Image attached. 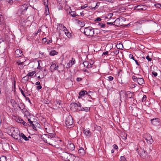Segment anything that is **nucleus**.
I'll list each match as a JSON object with an SVG mask.
<instances>
[{
  "label": "nucleus",
  "instance_id": "obj_1",
  "mask_svg": "<svg viewBox=\"0 0 161 161\" xmlns=\"http://www.w3.org/2000/svg\"><path fill=\"white\" fill-rule=\"evenodd\" d=\"M41 138L45 142L57 148L59 147L61 142L54 134H44L41 136Z\"/></svg>",
  "mask_w": 161,
  "mask_h": 161
},
{
  "label": "nucleus",
  "instance_id": "obj_2",
  "mask_svg": "<svg viewBox=\"0 0 161 161\" xmlns=\"http://www.w3.org/2000/svg\"><path fill=\"white\" fill-rule=\"evenodd\" d=\"M70 109L74 111H85L86 112L89 111V108L82 107L80 103L77 102L75 103H71L70 105Z\"/></svg>",
  "mask_w": 161,
  "mask_h": 161
},
{
  "label": "nucleus",
  "instance_id": "obj_3",
  "mask_svg": "<svg viewBox=\"0 0 161 161\" xmlns=\"http://www.w3.org/2000/svg\"><path fill=\"white\" fill-rule=\"evenodd\" d=\"M11 136L15 139L17 140L19 142H22L21 139H20V133L19 130L15 128H12L10 129Z\"/></svg>",
  "mask_w": 161,
  "mask_h": 161
},
{
  "label": "nucleus",
  "instance_id": "obj_4",
  "mask_svg": "<svg viewBox=\"0 0 161 161\" xmlns=\"http://www.w3.org/2000/svg\"><path fill=\"white\" fill-rule=\"evenodd\" d=\"M60 154L61 157L65 161H73L75 158L74 155L66 152L64 151Z\"/></svg>",
  "mask_w": 161,
  "mask_h": 161
},
{
  "label": "nucleus",
  "instance_id": "obj_5",
  "mask_svg": "<svg viewBox=\"0 0 161 161\" xmlns=\"http://www.w3.org/2000/svg\"><path fill=\"white\" fill-rule=\"evenodd\" d=\"M84 34L87 36H92L94 34V29L91 27H88L85 28Z\"/></svg>",
  "mask_w": 161,
  "mask_h": 161
},
{
  "label": "nucleus",
  "instance_id": "obj_6",
  "mask_svg": "<svg viewBox=\"0 0 161 161\" xmlns=\"http://www.w3.org/2000/svg\"><path fill=\"white\" fill-rule=\"evenodd\" d=\"M73 121L71 116L69 115L66 117L65 119V124L68 127L73 125Z\"/></svg>",
  "mask_w": 161,
  "mask_h": 161
},
{
  "label": "nucleus",
  "instance_id": "obj_7",
  "mask_svg": "<svg viewBox=\"0 0 161 161\" xmlns=\"http://www.w3.org/2000/svg\"><path fill=\"white\" fill-rule=\"evenodd\" d=\"M132 78L135 82H137L140 85H142V84H145L143 78L133 75L132 76Z\"/></svg>",
  "mask_w": 161,
  "mask_h": 161
},
{
  "label": "nucleus",
  "instance_id": "obj_8",
  "mask_svg": "<svg viewBox=\"0 0 161 161\" xmlns=\"http://www.w3.org/2000/svg\"><path fill=\"white\" fill-rule=\"evenodd\" d=\"M138 152L140 156L142 157V158H144L146 157L147 153L144 149H140Z\"/></svg>",
  "mask_w": 161,
  "mask_h": 161
},
{
  "label": "nucleus",
  "instance_id": "obj_9",
  "mask_svg": "<svg viewBox=\"0 0 161 161\" xmlns=\"http://www.w3.org/2000/svg\"><path fill=\"white\" fill-rule=\"evenodd\" d=\"M67 147L69 151H73L75 149V146L74 144L71 141H68L67 146Z\"/></svg>",
  "mask_w": 161,
  "mask_h": 161
},
{
  "label": "nucleus",
  "instance_id": "obj_10",
  "mask_svg": "<svg viewBox=\"0 0 161 161\" xmlns=\"http://www.w3.org/2000/svg\"><path fill=\"white\" fill-rule=\"evenodd\" d=\"M126 19L122 17H120L119 18H117L116 20L114 22V25H116L117 26H118L120 25V21L122 20H125Z\"/></svg>",
  "mask_w": 161,
  "mask_h": 161
},
{
  "label": "nucleus",
  "instance_id": "obj_11",
  "mask_svg": "<svg viewBox=\"0 0 161 161\" xmlns=\"http://www.w3.org/2000/svg\"><path fill=\"white\" fill-rule=\"evenodd\" d=\"M120 95V100L122 102V100L126 99V92L124 91H121L119 92Z\"/></svg>",
  "mask_w": 161,
  "mask_h": 161
},
{
  "label": "nucleus",
  "instance_id": "obj_12",
  "mask_svg": "<svg viewBox=\"0 0 161 161\" xmlns=\"http://www.w3.org/2000/svg\"><path fill=\"white\" fill-rule=\"evenodd\" d=\"M152 124L158 126L160 124V119L158 118H155L151 119Z\"/></svg>",
  "mask_w": 161,
  "mask_h": 161
},
{
  "label": "nucleus",
  "instance_id": "obj_13",
  "mask_svg": "<svg viewBox=\"0 0 161 161\" xmlns=\"http://www.w3.org/2000/svg\"><path fill=\"white\" fill-rule=\"evenodd\" d=\"M75 59L72 58V60H70L69 62L67 64V68H69L75 64Z\"/></svg>",
  "mask_w": 161,
  "mask_h": 161
},
{
  "label": "nucleus",
  "instance_id": "obj_14",
  "mask_svg": "<svg viewBox=\"0 0 161 161\" xmlns=\"http://www.w3.org/2000/svg\"><path fill=\"white\" fill-rule=\"evenodd\" d=\"M147 142L152 144L153 142V140L152 139V136L149 134L147 135V137L145 138Z\"/></svg>",
  "mask_w": 161,
  "mask_h": 161
},
{
  "label": "nucleus",
  "instance_id": "obj_15",
  "mask_svg": "<svg viewBox=\"0 0 161 161\" xmlns=\"http://www.w3.org/2000/svg\"><path fill=\"white\" fill-rule=\"evenodd\" d=\"M28 7V4H24L20 6V8L21 11L22 13L25 11Z\"/></svg>",
  "mask_w": 161,
  "mask_h": 161
},
{
  "label": "nucleus",
  "instance_id": "obj_16",
  "mask_svg": "<svg viewBox=\"0 0 161 161\" xmlns=\"http://www.w3.org/2000/svg\"><path fill=\"white\" fill-rule=\"evenodd\" d=\"M61 26H63V30L65 34L68 37L70 36V33L67 30V29L66 28V27L62 24H61Z\"/></svg>",
  "mask_w": 161,
  "mask_h": 161
},
{
  "label": "nucleus",
  "instance_id": "obj_17",
  "mask_svg": "<svg viewBox=\"0 0 161 161\" xmlns=\"http://www.w3.org/2000/svg\"><path fill=\"white\" fill-rule=\"evenodd\" d=\"M22 51L19 49H17L15 51V55L16 57H19L23 55Z\"/></svg>",
  "mask_w": 161,
  "mask_h": 161
},
{
  "label": "nucleus",
  "instance_id": "obj_18",
  "mask_svg": "<svg viewBox=\"0 0 161 161\" xmlns=\"http://www.w3.org/2000/svg\"><path fill=\"white\" fill-rule=\"evenodd\" d=\"M58 67V66H56L55 64H51L50 67V69L52 72H53L54 70H56L57 69Z\"/></svg>",
  "mask_w": 161,
  "mask_h": 161
},
{
  "label": "nucleus",
  "instance_id": "obj_19",
  "mask_svg": "<svg viewBox=\"0 0 161 161\" xmlns=\"http://www.w3.org/2000/svg\"><path fill=\"white\" fill-rule=\"evenodd\" d=\"M138 111L139 109L136 108L132 109L131 112L132 114L135 116H137L138 115L137 112Z\"/></svg>",
  "mask_w": 161,
  "mask_h": 161
},
{
  "label": "nucleus",
  "instance_id": "obj_20",
  "mask_svg": "<svg viewBox=\"0 0 161 161\" xmlns=\"http://www.w3.org/2000/svg\"><path fill=\"white\" fill-rule=\"evenodd\" d=\"M84 133L87 136H90L91 135V133L90 130L88 129H86L84 130Z\"/></svg>",
  "mask_w": 161,
  "mask_h": 161
},
{
  "label": "nucleus",
  "instance_id": "obj_21",
  "mask_svg": "<svg viewBox=\"0 0 161 161\" xmlns=\"http://www.w3.org/2000/svg\"><path fill=\"white\" fill-rule=\"evenodd\" d=\"M78 152L80 156H83L85 153V151L83 148L80 147L78 150Z\"/></svg>",
  "mask_w": 161,
  "mask_h": 161
},
{
  "label": "nucleus",
  "instance_id": "obj_22",
  "mask_svg": "<svg viewBox=\"0 0 161 161\" xmlns=\"http://www.w3.org/2000/svg\"><path fill=\"white\" fill-rule=\"evenodd\" d=\"M91 93V92L89 91L88 92H87L86 91H81L79 93V95L80 96H83L86 94H88L89 93Z\"/></svg>",
  "mask_w": 161,
  "mask_h": 161
},
{
  "label": "nucleus",
  "instance_id": "obj_23",
  "mask_svg": "<svg viewBox=\"0 0 161 161\" xmlns=\"http://www.w3.org/2000/svg\"><path fill=\"white\" fill-rule=\"evenodd\" d=\"M120 136L123 140H125L127 138V134L124 132H122L121 133Z\"/></svg>",
  "mask_w": 161,
  "mask_h": 161
},
{
  "label": "nucleus",
  "instance_id": "obj_24",
  "mask_svg": "<svg viewBox=\"0 0 161 161\" xmlns=\"http://www.w3.org/2000/svg\"><path fill=\"white\" fill-rule=\"evenodd\" d=\"M0 25H5V22L2 15L0 14Z\"/></svg>",
  "mask_w": 161,
  "mask_h": 161
},
{
  "label": "nucleus",
  "instance_id": "obj_25",
  "mask_svg": "<svg viewBox=\"0 0 161 161\" xmlns=\"http://www.w3.org/2000/svg\"><path fill=\"white\" fill-rule=\"evenodd\" d=\"M19 108L22 111V112H24L25 110H26V109L25 108V106L24 104L21 103L20 105L18 106Z\"/></svg>",
  "mask_w": 161,
  "mask_h": 161
},
{
  "label": "nucleus",
  "instance_id": "obj_26",
  "mask_svg": "<svg viewBox=\"0 0 161 161\" xmlns=\"http://www.w3.org/2000/svg\"><path fill=\"white\" fill-rule=\"evenodd\" d=\"M20 139L22 138V139H24L25 140L27 141L29 140L28 138L24 134L21 133L20 135Z\"/></svg>",
  "mask_w": 161,
  "mask_h": 161
},
{
  "label": "nucleus",
  "instance_id": "obj_27",
  "mask_svg": "<svg viewBox=\"0 0 161 161\" xmlns=\"http://www.w3.org/2000/svg\"><path fill=\"white\" fill-rule=\"evenodd\" d=\"M58 54V52L55 50L51 51L49 53V55L51 56H54Z\"/></svg>",
  "mask_w": 161,
  "mask_h": 161
},
{
  "label": "nucleus",
  "instance_id": "obj_28",
  "mask_svg": "<svg viewBox=\"0 0 161 161\" xmlns=\"http://www.w3.org/2000/svg\"><path fill=\"white\" fill-rule=\"evenodd\" d=\"M116 47L117 48L119 49L122 50L123 48V44L120 43L117 44L116 45Z\"/></svg>",
  "mask_w": 161,
  "mask_h": 161
},
{
  "label": "nucleus",
  "instance_id": "obj_29",
  "mask_svg": "<svg viewBox=\"0 0 161 161\" xmlns=\"http://www.w3.org/2000/svg\"><path fill=\"white\" fill-rule=\"evenodd\" d=\"M24 112V114L25 116H26V117L27 118V117H29V116H30L31 114H30V113L27 111L26 109V110H25L24 112Z\"/></svg>",
  "mask_w": 161,
  "mask_h": 161
},
{
  "label": "nucleus",
  "instance_id": "obj_30",
  "mask_svg": "<svg viewBox=\"0 0 161 161\" xmlns=\"http://www.w3.org/2000/svg\"><path fill=\"white\" fill-rule=\"evenodd\" d=\"M44 14L46 16H47L49 14V12L48 7H45V10Z\"/></svg>",
  "mask_w": 161,
  "mask_h": 161
},
{
  "label": "nucleus",
  "instance_id": "obj_31",
  "mask_svg": "<svg viewBox=\"0 0 161 161\" xmlns=\"http://www.w3.org/2000/svg\"><path fill=\"white\" fill-rule=\"evenodd\" d=\"M132 97V94L129 92H126V99L128 98H130Z\"/></svg>",
  "mask_w": 161,
  "mask_h": 161
},
{
  "label": "nucleus",
  "instance_id": "obj_32",
  "mask_svg": "<svg viewBox=\"0 0 161 161\" xmlns=\"http://www.w3.org/2000/svg\"><path fill=\"white\" fill-rule=\"evenodd\" d=\"M25 61V60L24 61H23L22 62H21V60H19L16 62V64H17L18 65H23L24 64V63Z\"/></svg>",
  "mask_w": 161,
  "mask_h": 161
},
{
  "label": "nucleus",
  "instance_id": "obj_33",
  "mask_svg": "<svg viewBox=\"0 0 161 161\" xmlns=\"http://www.w3.org/2000/svg\"><path fill=\"white\" fill-rule=\"evenodd\" d=\"M27 119L28 120V122L29 123V124H28V125H29V126H30L31 125H33V122L32 121L31 119L29 118V117H27Z\"/></svg>",
  "mask_w": 161,
  "mask_h": 161
},
{
  "label": "nucleus",
  "instance_id": "obj_34",
  "mask_svg": "<svg viewBox=\"0 0 161 161\" xmlns=\"http://www.w3.org/2000/svg\"><path fill=\"white\" fill-rule=\"evenodd\" d=\"M42 1L45 7H48V0H42Z\"/></svg>",
  "mask_w": 161,
  "mask_h": 161
},
{
  "label": "nucleus",
  "instance_id": "obj_35",
  "mask_svg": "<svg viewBox=\"0 0 161 161\" xmlns=\"http://www.w3.org/2000/svg\"><path fill=\"white\" fill-rule=\"evenodd\" d=\"M6 157L4 156H2L0 158V161H6Z\"/></svg>",
  "mask_w": 161,
  "mask_h": 161
},
{
  "label": "nucleus",
  "instance_id": "obj_36",
  "mask_svg": "<svg viewBox=\"0 0 161 161\" xmlns=\"http://www.w3.org/2000/svg\"><path fill=\"white\" fill-rule=\"evenodd\" d=\"M16 121L19 123H21V121H22V119L19 117H16L15 119Z\"/></svg>",
  "mask_w": 161,
  "mask_h": 161
},
{
  "label": "nucleus",
  "instance_id": "obj_37",
  "mask_svg": "<svg viewBox=\"0 0 161 161\" xmlns=\"http://www.w3.org/2000/svg\"><path fill=\"white\" fill-rule=\"evenodd\" d=\"M36 73L35 71L29 72L27 75L28 76H32Z\"/></svg>",
  "mask_w": 161,
  "mask_h": 161
},
{
  "label": "nucleus",
  "instance_id": "obj_38",
  "mask_svg": "<svg viewBox=\"0 0 161 161\" xmlns=\"http://www.w3.org/2000/svg\"><path fill=\"white\" fill-rule=\"evenodd\" d=\"M89 62L88 61H84L82 64L84 66L87 68Z\"/></svg>",
  "mask_w": 161,
  "mask_h": 161
},
{
  "label": "nucleus",
  "instance_id": "obj_39",
  "mask_svg": "<svg viewBox=\"0 0 161 161\" xmlns=\"http://www.w3.org/2000/svg\"><path fill=\"white\" fill-rule=\"evenodd\" d=\"M78 24L80 25L81 27H83L85 25V23L82 20H79Z\"/></svg>",
  "mask_w": 161,
  "mask_h": 161
},
{
  "label": "nucleus",
  "instance_id": "obj_40",
  "mask_svg": "<svg viewBox=\"0 0 161 161\" xmlns=\"http://www.w3.org/2000/svg\"><path fill=\"white\" fill-rule=\"evenodd\" d=\"M119 161H127V160L124 156H122L120 157Z\"/></svg>",
  "mask_w": 161,
  "mask_h": 161
},
{
  "label": "nucleus",
  "instance_id": "obj_41",
  "mask_svg": "<svg viewBox=\"0 0 161 161\" xmlns=\"http://www.w3.org/2000/svg\"><path fill=\"white\" fill-rule=\"evenodd\" d=\"M143 5H139L138 6H137L136 8L137 9L140 10H142V9L143 8V7L142 6H143Z\"/></svg>",
  "mask_w": 161,
  "mask_h": 161
},
{
  "label": "nucleus",
  "instance_id": "obj_42",
  "mask_svg": "<svg viewBox=\"0 0 161 161\" xmlns=\"http://www.w3.org/2000/svg\"><path fill=\"white\" fill-rule=\"evenodd\" d=\"M147 99V97L145 95H144L142 99V102H145Z\"/></svg>",
  "mask_w": 161,
  "mask_h": 161
},
{
  "label": "nucleus",
  "instance_id": "obj_43",
  "mask_svg": "<svg viewBox=\"0 0 161 161\" xmlns=\"http://www.w3.org/2000/svg\"><path fill=\"white\" fill-rule=\"evenodd\" d=\"M98 25L101 28H104L106 26L105 24L103 23H99Z\"/></svg>",
  "mask_w": 161,
  "mask_h": 161
},
{
  "label": "nucleus",
  "instance_id": "obj_44",
  "mask_svg": "<svg viewBox=\"0 0 161 161\" xmlns=\"http://www.w3.org/2000/svg\"><path fill=\"white\" fill-rule=\"evenodd\" d=\"M44 103L48 104H49L50 101L48 100L47 98H45L44 99Z\"/></svg>",
  "mask_w": 161,
  "mask_h": 161
},
{
  "label": "nucleus",
  "instance_id": "obj_45",
  "mask_svg": "<svg viewBox=\"0 0 161 161\" xmlns=\"http://www.w3.org/2000/svg\"><path fill=\"white\" fill-rule=\"evenodd\" d=\"M70 14L71 16L73 17H75L76 16L75 14V13L74 11L71 12V13H70Z\"/></svg>",
  "mask_w": 161,
  "mask_h": 161
},
{
  "label": "nucleus",
  "instance_id": "obj_46",
  "mask_svg": "<svg viewBox=\"0 0 161 161\" xmlns=\"http://www.w3.org/2000/svg\"><path fill=\"white\" fill-rule=\"evenodd\" d=\"M19 90L20 91V92H21V94L24 96V97H26V96L25 94L24 93V92L23 91L22 89L21 88H19Z\"/></svg>",
  "mask_w": 161,
  "mask_h": 161
},
{
  "label": "nucleus",
  "instance_id": "obj_47",
  "mask_svg": "<svg viewBox=\"0 0 161 161\" xmlns=\"http://www.w3.org/2000/svg\"><path fill=\"white\" fill-rule=\"evenodd\" d=\"M29 76L26 75L23 78V79L25 80V81H27L29 80Z\"/></svg>",
  "mask_w": 161,
  "mask_h": 161
},
{
  "label": "nucleus",
  "instance_id": "obj_48",
  "mask_svg": "<svg viewBox=\"0 0 161 161\" xmlns=\"http://www.w3.org/2000/svg\"><path fill=\"white\" fill-rule=\"evenodd\" d=\"M156 7L158 8H161V4L159 3L155 4Z\"/></svg>",
  "mask_w": 161,
  "mask_h": 161
},
{
  "label": "nucleus",
  "instance_id": "obj_49",
  "mask_svg": "<svg viewBox=\"0 0 161 161\" xmlns=\"http://www.w3.org/2000/svg\"><path fill=\"white\" fill-rule=\"evenodd\" d=\"M10 102L12 104H13L14 105H15V104H16V103H17L15 102V101L14 99H11L10 100Z\"/></svg>",
  "mask_w": 161,
  "mask_h": 161
},
{
  "label": "nucleus",
  "instance_id": "obj_50",
  "mask_svg": "<svg viewBox=\"0 0 161 161\" xmlns=\"http://www.w3.org/2000/svg\"><path fill=\"white\" fill-rule=\"evenodd\" d=\"M93 64H91V63H89L88 65L87 68H92V65Z\"/></svg>",
  "mask_w": 161,
  "mask_h": 161
},
{
  "label": "nucleus",
  "instance_id": "obj_51",
  "mask_svg": "<svg viewBox=\"0 0 161 161\" xmlns=\"http://www.w3.org/2000/svg\"><path fill=\"white\" fill-rule=\"evenodd\" d=\"M129 57L130 58L133 59L134 60H135L133 55L131 54H130Z\"/></svg>",
  "mask_w": 161,
  "mask_h": 161
},
{
  "label": "nucleus",
  "instance_id": "obj_52",
  "mask_svg": "<svg viewBox=\"0 0 161 161\" xmlns=\"http://www.w3.org/2000/svg\"><path fill=\"white\" fill-rule=\"evenodd\" d=\"M146 58L149 61H151L152 60V59L150 58L149 56H147Z\"/></svg>",
  "mask_w": 161,
  "mask_h": 161
},
{
  "label": "nucleus",
  "instance_id": "obj_53",
  "mask_svg": "<svg viewBox=\"0 0 161 161\" xmlns=\"http://www.w3.org/2000/svg\"><path fill=\"white\" fill-rule=\"evenodd\" d=\"M152 74L155 77H156L157 76L158 74L157 73L155 72H152Z\"/></svg>",
  "mask_w": 161,
  "mask_h": 161
},
{
  "label": "nucleus",
  "instance_id": "obj_54",
  "mask_svg": "<svg viewBox=\"0 0 161 161\" xmlns=\"http://www.w3.org/2000/svg\"><path fill=\"white\" fill-rule=\"evenodd\" d=\"M42 86L41 85H38L36 87V89L37 90H39L40 89L42 88Z\"/></svg>",
  "mask_w": 161,
  "mask_h": 161
},
{
  "label": "nucleus",
  "instance_id": "obj_55",
  "mask_svg": "<svg viewBox=\"0 0 161 161\" xmlns=\"http://www.w3.org/2000/svg\"><path fill=\"white\" fill-rule=\"evenodd\" d=\"M108 80H109L112 81L113 80L114 78H113V77L111 76H110L108 77Z\"/></svg>",
  "mask_w": 161,
  "mask_h": 161
},
{
  "label": "nucleus",
  "instance_id": "obj_56",
  "mask_svg": "<svg viewBox=\"0 0 161 161\" xmlns=\"http://www.w3.org/2000/svg\"><path fill=\"white\" fill-rule=\"evenodd\" d=\"M87 6V4H85L84 5L81 6V9H84Z\"/></svg>",
  "mask_w": 161,
  "mask_h": 161
},
{
  "label": "nucleus",
  "instance_id": "obj_57",
  "mask_svg": "<svg viewBox=\"0 0 161 161\" xmlns=\"http://www.w3.org/2000/svg\"><path fill=\"white\" fill-rule=\"evenodd\" d=\"M32 126L33 128L35 130H37V128L35 126V125L34 124H33V125H31L30 126Z\"/></svg>",
  "mask_w": 161,
  "mask_h": 161
},
{
  "label": "nucleus",
  "instance_id": "obj_58",
  "mask_svg": "<svg viewBox=\"0 0 161 161\" xmlns=\"http://www.w3.org/2000/svg\"><path fill=\"white\" fill-rule=\"evenodd\" d=\"M119 53V51L118 50H115L114 51V54L116 55L118 54Z\"/></svg>",
  "mask_w": 161,
  "mask_h": 161
},
{
  "label": "nucleus",
  "instance_id": "obj_59",
  "mask_svg": "<svg viewBox=\"0 0 161 161\" xmlns=\"http://www.w3.org/2000/svg\"><path fill=\"white\" fill-rule=\"evenodd\" d=\"M113 147L114 149H117L118 148V147L117 145L116 144H114L113 146Z\"/></svg>",
  "mask_w": 161,
  "mask_h": 161
},
{
  "label": "nucleus",
  "instance_id": "obj_60",
  "mask_svg": "<svg viewBox=\"0 0 161 161\" xmlns=\"http://www.w3.org/2000/svg\"><path fill=\"white\" fill-rule=\"evenodd\" d=\"M101 19L100 17H98L95 20V21H101Z\"/></svg>",
  "mask_w": 161,
  "mask_h": 161
},
{
  "label": "nucleus",
  "instance_id": "obj_61",
  "mask_svg": "<svg viewBox=\"0 0 161 161\" xmlns=\"http://www.w3.org/2000/svg\"><path fill=\"white\" fill-rule=\"evenodd\" d=\"M142 7H143V8L142 9V11H144L146 10L147 8L146 6L143 5V6Z\"/></svg>",
  "mask_w": 161,
  "mask_h": 161
},
{
  "label": "nucleus",
  "instance_id": "obj_62",
  "mask_svg": "<svg viewBox=\"0 0 161 161\" xmlns=\"http://www.w3.org/2000/svg\"><path fill=\"white\" fill-rule=\"evenodd\" d=\"M7 1L10 4L12 3L13 2V0H7Z\"/></svg>",
  "mask_w": 161,
  "mask_h": 161
},
{
  "label": "nucleus",
  "instance_id": "obj_63",
  "mask_svg": "<svg viewBox=\"0 0 161 161\" xmlns=\"http://www.w3.org/2000/svg\"><path fill=\"white\" fill-rule=\"evenodd\" d=\"M82 80V79L81 78H77L76 79V80L77 81H80L81 80Z\"/></svg>",
  "mask_w": 161,
  "mask_h": 161
},
{
  "label": "nucleus",
  "instance_id": "obj_64",
  "mask_svg": "<svg viewBox=\"0 0 161 161\" xmlns=\"http://www.w3.org/2000/svg\"><path fill=\"white\" fill-rule=\"evenodd\" d=\"M47 41V39L46 38H43L42 40V42H43L44 43H45Z\"/></svg>",
  "mask_w": 161,
  "mask_h": 161
}]
</instances>
